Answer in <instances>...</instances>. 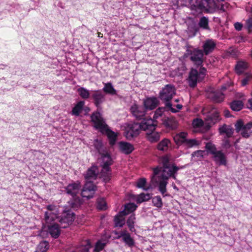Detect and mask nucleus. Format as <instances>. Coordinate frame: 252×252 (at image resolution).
Returning a JSON list of instances; mask_svg holds the SVG:
<instances>
[{
  "instance_id": "f257e3e1",
  "label": "nucleus",
  "mask_w": 252,
  "mask_h": 252,
  "mask_svg": "<svg viewBox=\"0 0 252 252\" xmlns=\"http://www.w3.org/2000/svg\"><path fill=\"white\" fill-rule=\"evenodd\" d=\"M156 127L157 123L152 119H144L140 124L132 122L128 123L126 127L125 135L126 139L130 140L139 134L140 129L144 131L147 129L151 130Z\"/></svg>"
},
{
  "instance_id": "f03ea898",
  "label": "nucleus",
  "mask_w": 252,
  "mask_h": 252,
  "mask_svg": "<svg viewBox=\"0 0 252 252\" xmlns=\"http://www.w3.org/2000/svg\"><path fill=\"white\" fill-rule=\"evenodd\" d=\"M91 118L94 127L102 134H106L109 140L110 144L114 145L116 141L117 135L109 128L101 114L98 111L94 112Z\"/></svg>"
},
{
  "instance_id": "7ed1b4c3",
  "label": "nucleus",
  "mask_w": 252,
  "mask_h": 252,
  "mask_svg": "<svg viewBox=\"0 0 252 252\" xmlns=\"http://www.w3.org/2000/svg\"><path fill=\"white\" fill-rule=\"evenodd\" d=\"M191 14L197 16V14L205 13L212 14L216 11L217 4L214 0H189Z\"/></svg>"
},
{
  "instance_id": "20e7f679",
  "label": "nucleus",
  "mask_w": 252,
  "mask_h": 252,
  "mask_svg": "<svg viewBox=\"0 0 252 252\" xmlns=\"http://www.w3.org/2000/svg\"><path fill=\"white\" fill-rule=\"evenodd\" d=\"M176 94L175 86L172 84H167L163 87L159 94V98L165 103V106L169 108L173 112L177 111L172 108V104L170 100Z\"/></svg>"
},
{
  "instance_id": "39448f33",
  "label": "nucleus",
  "mask_w": 252,
  "mask_h": 252,
  "mask_svg": "<svg viewBox=\"0 0 252 252\" xmlns=\"http://www.w3.org/2000/svg\"><path fill=\"white\" fill-rule=\"evenodd\" d=\"M184 167V166L180 167L176 166L175 164H171L169 163L167 158H164L163 160V169L161 175L162 179L168 180L169 178L172 177L176 179L175 174L177 171Z\"/></svg>"
},
{
  "instance_id": "423d86ee",
  "label": "nucleus",
  "mask_w": 252,
  "mask_h": 252,
  "mask_svg": "<svg viewBox=\"0 0 252 252\" xmlns=\"http://www.w3.org/2000/svg\"><path fill=\"white\" fill-rule=\"evenodd\" d=\"M206 72V69L204 67H201L199 72L196 69L192 68L188 79L189 86L194 88L198 81H201L204 79Z\"/></svg>"
},
{
  "instance_id": "0eeeda50",
  "label": "nucleus",
  "mask_w": 252,
  "mask_h": 252,
  "mask_svg": "<svg viewBox=\"0 0 252 252\" xmlns=\"http://www.w3.org/2000/svg\"><path fill=\"white\" fill-rule=\"evenodd\" d=\"M187 135L188 134L184 132L176 134L174 136L175 142L178 145H184L187 148H192L200 144L199 141L195 139H187Z\"/></svg>"
},
{
  "instance_id": "6e6552de",
  "label": "nucleus",
  "mask_w": 252,
  "mask_h": 252,
  "mask_svg": "<svg viewBox=\"0 0 252 252\" xmlns=\"http://www.w3.org/2000/svg\"><path fill=\"white\" fill-rule=\"evenodd\" d=\"M204 53L202 50L197 48L190 49L188 48L185 54L186 57H189L193 63L198 66H201L203 62Z\"/></svg>"
},
{
  "instance_id": "1a4fd4ad",
  "label": "nucleus",
  "mask_w": 252,
  "mask_h": 252,
  "mask_svg": "<svg viewBox=\"0 0 252 252\" xmlns=\"http://www.w3.org/2000/svg\"><path fill=\"white\" fill-rule=\"evenodd\" d=\"M235 129L237 132H241L242 137L248 138L252 134V122L244 125L242 120H239L235 124Z\"/></svg>"
},
{
  "instance_id": "9d476101",
  "label": "nucleus",
  "mask_w": 252,
  "mask_h": 252,
  "mask_svg": "<svg viewBox=\"0 0 252 252\" xmlns=\"http://www.w3.org/2000/svg\"><path fill=\"white\" fill-rule=\"evenodd\" d=\"M74 214L73 213H65L62 215L61 218L58 216L56 220L59 221L61 223V227L66 228L74 220Z\"/></svg>"
},
{
  "instance_id": "9b49d317",
  "label": "nucleus",
  "mask_w": 252,
  "mask_h": 252,
  "mask_svg": "<svg viewBox=\"0 0 252 252\" xmlns=\"http://www.w3.org/2000/svg\"><path fill=\"white\" fill-rule=\"evenodd\" d=\"M48 211L45 213V220L46 223H51L56 221L58 218V211L56 206L53 205H49L47 206Z\"/></svg>"
},
{
  "instance_id": "f8f14e48",
  "label": "nucleus",
  "mask_w": 252,
  "mask_h": 252,
  "mask_svg": "<svg viewBox=\"0 0 252 252\" xmlns=\"http://www.w3.org/2000/svg\"><path fill=\"white\" fill-rule=\"evenodd\" d=\"M94 104L97 109H101V104L105 101V94L100 90L94 91L92 94Z\"/></svg>"
},
{
  "instance_id": "ddd939ff",
  "label": "nucleus",
  "mask_w": 252,
  "mask_h": 252,
  "mask_svg": "<svg viewBox=\"0 0 252 252\" xmlns=\"http://www.w3.org/2000/svg\"><path fill=\"white\" fill-rule=\"evenodd\" d=\"M120 238H122V241L125 243L126 246L129 248H132L134 246V240L126 230L121 231L119 232L117 238L119 239Z\"/></svg>"
},
{
  "instance_id": "4468645a",
  "label": "nucleus",
  "mask_w": 252,
  "mask_h": 252,
  "mask_svg": "<svg viewBox=\"0 0 252 252\" xmlns=\"http://www.w3.org/2000/svg\"><path fill=\"white\" fill-rule=\"evenodd\" d=\"M46 223L48 224V232L53 238L55 239L58 238L61 233V226H60L55 221Z\"/></svg>"
},
{
  "instance_id": "2eb2a0df",
  "label": "nucleus",
  "mask_w": 252,
  "mask_h": 252,
  "mask_svg": "<svg viewBox=\"0 0 252 252\" xmlns=\"http://www.w3.org/2000/svg\"><path fill=\"white\" fill-rule=\"evenodd\" d=\"M130 110L132 115L137 119H142L146 114V110L142 106L134 104L131 106Z\"/></svg>"
},
{
  "instance_id": "dca6fc26",
  "label": "nucleus",
  "mask_w": 252,
  "mask_h": 252,
  "mask_svg": "<svg viewBox=\"0 0 252 252\" xmlns=\"http://www.w3.org/2000/svg\"><path fill=\"white\" fill-rule=\"evenodd\" d=\"M216 46V42L212 39H208L203 42V52L206 55L212 53Z\"/></svg>"
},
{
  "instance_id": "f3484780",
  "label": "nucleus",
  "mask_w": 252,
  "mask_h": 252,
  "mask_svg": "<svg viewBox=\"0 0 252 252\" xmlns=\"http://www.w3.org/2000/svg\"><path fill=\"white\" fill-rule=\"evenodd\" d=\"M99 170L96 166L93 165L87 170L85 174V178L86 181H94L96 179Z\"/></svg>"
},
{
  "instance_id": "a211bd4d",
  "label": "nucleus",
  "mask_w": 252,
  "mask_h": 252,
  "mask_svg": "<svg viewBox=\"0 0 252 252\" xmlns=\"http://www.w3.org/2000/svg\"><path fill=\"white\" fill-rule=\"evenodd\" d=\"M81 188L80 182H77L69 184L66 188L65 190L68 194L75 196L79 193Z\"/></svg>"
},
{
  "instance_id": "6ab92c4d",
  "label": "nucleus",
  "mask_w": 252,
  "mask_h": 252,
  "mask_svg": "<svg viewBox=\"0 0 252 252\" xmlns=\"http://www.w3.org/2000/svg\"><path fill=\"white\" fill-rule=\"evenodd\" d=\"M219 119V114L217 111L208 114L205 118V121L207 126L209 127L217 123Z\"/></svg>"
},
{
  "instance_id": "aec40b11",
  "label": "nucleus",
  "mask_w": 252,
  "mask_h": 252,
  "mask_svg": "<svg viewBox=\"0 0 252 252\" xmlns=\"http://www.w3.org/2000/svg\"><path fill=\"white\" fill-rule=\"evenodd\" d=\"M158 103L159 101L157 97H149L144 101V108L145 110H153L157 107Z\"/></svg>"
},
{
  "instance_id": "412c9836",
  "label": "nucleus",
  "mask_w": 252,
  "mask_h": 252,
  "mask_svg": "<svg viewBox=\"0 0 252 252\" xmlns=\"http://www.w3.org/2000/svg\"><path fill=\"white\" fill-rule=\"evenodd\" d=\"M162 124L169 129H175L177 127V122L173 117H165L162 119Z\"/></svg>"
},
{
  "instance_id": "4be33fe9",
  "label": "nucleus",
  "mask_w": 252,
  "mask_h": 252,
  "mask_svg": "<svg viewBox=\"0 0 252 252\" xmlns=\"http://www.w3.org/2000/svg\"><path fill=\"white\" fill-rule=\"evenodd\" d=\"M155 129L153 130L147 129L146 138L147 140L151 143H155L158 142L160 137V133L155 131Z\"/></svg>"
},
{
  "instance_id": "5701e85b",
  "label": "nucleus",
  "mask_w": 252,
  "mask_h": 252,
  "mask_svg": "<svg viewBox=\"0 0 252 252\" xmlns=\"http://www.w3.org/2000/svg\"><path fill=\"white\" fill-rule=\"evenodd\" d=\"M219 132L220 135L225 134L224 137L230 138L232 137L234 133V129L231 126L224 124L219 128Z\"/></svg>"
},
{
  "instance_id": "b1692460",
  "label": "nucleus",
  "mask_w": 252,
  "mask_h": 252,
  "mask_svg": "<svg viewBox=\"0 0 252 252\" xmlns=\"http://www.w3.org/2000/svg\"><path fill=\"white\" fill-rule=\"evenodd\" d=\"M213 158L214 161L220 165H226L227 161L226 158L224 154L221 151H218L216 154L213 155Z\"/></svg>"
},
{
  "instance_id": "393cba45",
  "label": "nucleus",
  "mask_w": 252,
  "mask_h": 252,
  "mask_svg": "<svg viewBox=\"0 0 252 252\" xmlns=\"http://www.w3.org/2000/svg\"><path fill=\"white\" fill-rule=\"evenodd\" d=\"M102 162L101 166L102 167H110V166L112 164L113 160L107 151L103 154H101Z\"/></svg>"
},
{
  "instance_id": "a878e982",
  "label": "nucleus",
  "mask_w": 252,
  "mask_h": 252,
  "mask_svg": "<svg viewBox=\"0 0 252 252\" xmlns=\"http://www.w3.org/2000/svg\"><path fill=\"white\" fill-rule=\"evenodd\" d=\"M119 146L121 151L125 154H129L134 150L133 145L128 142L121 141Z\"/></svg>"
},
{
  "instance_id": "bb28decb",
  "label": "nucleus",
  "mask_w": 252,
  "mask_h": 252,
  "mask_svg": "<svg viewBox=\"0 0 252 252\" xmlns=\"http://www.w3.org/2000/svg\"><path fill=\"white\" fill-rule=\"evenodd\" d=\"M111 169L110 167H102L100 172V178L102 179L103 181L107 183L109 182L111 178Z\"/></svg>"
},
{
  "instance_id": "cd10ccee",
  "label": "nucleus",
  "mask_w": 252,
  "mask_h": 252,
  "mask_svg": "<svg viewBox=\"0 0 252 252\" xmlns=\"http://www.w3.org/2000/svg\"><path fill=\"white\" fill-rule=\"evenodd\" d=\"M209 97L215 102H220L223 100L224 95L221 91H217L211 93Z\"/></svg>"
},
{
  "instance_id": "c85d7f7f",
  "label": "nucleus",
  "mask_w": 252,
  "mask_h": 252,
  "mask_svg": "<svg viewBox=\"0 0 252 252\" xmlns=\"http://www.w3.org/2000/svg\"><path fill=\"white\" fill-rule=\"evenodd\" d=\"M249 67L248 63L243 61L237 62L235 65V71L238 74H241Z\"/></svg>"
},
{
  "instance_id": "c756f323",
  "label": "nucleus",
  "mask_w": 252,
  "mask_h": 252,
  "mask_svg": "<svg viewBox=\"0 0 252 252\" xmlns=\"http://www.w3.org/2000/svg\"><path fill=\"white\" fill-rule=\"evenodd\" d=\"M93 145L95 149L100 155L103 154L104 153H106V151H107L106 148L104 146L100 140H94Z\"/></svg>"
},
{
  "instance_id": "7c9ffc66",
  "label": "nucleus",
  "mask_w": 252,
  "mask_h": 252,
  "mask_svg": "<svg viewBox=\"0 0 252 252\" xmlns=\"http://www.w3.org/2000/svg\"><path fill=\"white\" fill-rule=\"evenodd\" d=\"M137 207V205H136L133 203H127L125 206L124 210L120 212V214L122 216L127 215L128 214L136 210Z\"/></svg>"
},
{
  "instance_id": "2f4dec72",
  "label": "nucleus",
  "mask_w": 252,
  "mask_h": 252,
  "mask_svg": "<svg viewBox=\"0 0 252 252\" xmlns=\"http://www.w3.org/2000/svg\"><path fill=\"white\" fill-rule=\"evenodd\" d=\"M72 197V198L68 201L69 204L73 208L79 207L82 204L81 198L76 195Z\"/></svg>"
},
{
  "instance_id": "473e14b6",
  "label": "nucleus",
  "mask_w": 252,
  "mask_h": 252,
  "mask_svg": "<svg viewBox=\"0 0 252 252\" xmlns=\"http://www.w3.org/2000/svg\"><path fill=\"white\" fill-rule=\"evenodd\" d=\"M84 104L85 102L84 101H79L73 108L72 110V114L77 116H79L83 109Z\"/></svg>"
},
{
  "instance_id": "72a5a7b5",
  "label": "nucleus",
  "mask_w": 252,
  "mask_h": 252,
  "mask_svg": "<svg viewBox=\"0 0 252 252\" xmlns=\"http://www.w3.org/2000/svg\"><path fill=\"white\" fill-rule=\"evenodd\" d=\"M167 180L162 179L159 181L158 185V190L164 197L168 195L167 194H165L167 191L166 186L168 183Z\"/></svg>"
},
{
  "instance_id": "f704fd0d",
  "label": "nucleus",
  "mask_w": 252,
  "mask_h": 252,
  "mask_svg": "<svg viewBox=\"0 0 252 252\" xmlns=\"http://www.w3.org/2000/svg\"><path fill=\"white\" fill-rule=\"evenodd\" d=\"M103 91L111 95L117 94V91L114 89L111 83H107L104 84Z\"/></svg>"
},
{
  "instance_id": "c9c22d12",
  "label": "nucleus",
  "mask_w": 252,
  "mask_h": 252,
  "mask_svg": "<svg viewBox=\"0 0 252 252\" xmlns=\"http://www.w3.org/2000/svg\"><path fill=\"white\" fill-rule=\"evenodd\" d=\"M243 106L244 104L241 100H234L230 103L231 108L235 111H240Z\"/></svg>"
},
{
  "instance_id": "e433bc0d",
  "label": "nucleus",
  "mask_w": 252,
  "mask_h": 252,
  "mask_svg": "<svg viewBox=\"0 0 252 252\" xmlns=\"http://www.w3.org/2000/svg\"><path fill=\"white\" fill-rule=\"evenodd\" d=\"M83 189L88 190L89 192L94 194L96 189V187L94 184L93 181H86Z\"/></svg>"
},
{
  "instance_id": "4c0bfd02",
  "label": "nucleus",
  "mask_w": 252,
  "mask_h": 252,
  "mask_svg": "<svg viewBox=\"0 0 252 252\" xmlns=\"http://www.w3.org/2000/svg\"><path fill=\"white\" fill-rule=\"evenodd\" d=\"M135 220V217L134 214L131 215L126 221V224L128 227L129 230L131 232L135 231L134 228V223Z\"/></svg>"
},
{
  "instance_id": "58836bf2",
  "label": "nucleus",
  "mask_w": 252,
  "mask_h": 252,
  "mask_svg": "<svg viewBox=\"0 0 252 252\" xmlns=\"http://www.w3.org/2000/svg\"><path fill=\"white\" fill-rule=\"evenodd\" d=\"M151 198V195L150 193H141L137 197L136 202L137 203H141L150 200Z\"/></svg>"
},
{
  "instance_id": "ea45409f",
  "label": "nucleus",
  "mask_w": 252,
  "mask_h": 252,
  "mask_svg": "<svg viewBox=\"0 0 252 252\" xmlns=\"http://www.w3.org/2000/svg\"><path fill=\"white\" fill-rule=\"evenodd\" d=\"M49 248V244L47 241H42L37 246L34 252H46Z\"/></svg>"
},
{
  "instance_id": "a19ab883",
  "label": "nucleus",
  "mask_w": 252,
  "mask_h": 252,
  "mask_svg": "<svg viewBox=\"0 0 252 252\" xmlns=\"http://www.w3.org/2000/svg\"><path fill=\"white\" fill-rule=\"evenodd\" d=\"M79 95L83 99H88L90 96L89 91L84 87H80L77 89Z\"/></svg>"
},
{
  "instance_id": "79ce46f5",
  "label": "nucleus",
  "mask_w": 252,
  "mask_h": 252,
  "mask_svg": "<svg viewBox=\"0 0 252 252\" xmlns=\"http://www.w3.org/2000/svg\"><path fill=\"white\" fill-rule=\"evenodd\" d=\"M124 216H122L120 212L119 213V215L115 216L114 219V221L115 226L116 227H122L125 224V219L123 218Z\"/></svg>"
},
{
  "instance_id": "37998d69",
  "label": "nucleus",
  "mask_w": 252,
  "mask_h": 252,
  "mask_svg": "<svg viewBox=\"0 0 252 252\" xmlns=\"http://www.w3.org/2000/svg\"><path fill=\"white\" fill-rule=\"evenodd\" d=\"M208 22L209 21L207 18L206 17H201L198 23V25L200 28L204 30H209Z\"/></svg>"
},
{
  "instance_id": "c03bdc74",
  "label": "nucleus",
  "mask_w": 252,
  "mask_h": 252,
  "mask_svg": "<svg viewBox=\"0 0 252 252\" xmlns=\"http://www.w3.org/2000/svg\"><path fill=\"white\" fill-rule=\"evenodd\" d=\"M152 203L154 206L158 208H161L163 205L161 198L159 195L155 196L152 198Z\"/></svg>"
},
{
  "instance_id": "a18cd8bd",
  "label": "nucleus",
  "mask_w": 252,
  "mask_h": 252,
  "mask_svg": "<svg viewBox=\"0 0 252 252\" xmlns=\"http://www.w3.org/2000/svg\"><path fill=\"white\" fill-rule=\"evenodd\" d=\"M97 208L100 210H105L107 209V204L104 198H98L97 200Z\"/></svg>"
},
{
  "instance_id": "49530a36",
  "label": "nucleus",
  "mask_w": 252,
  "mask_h": 252,
  "mask_svg": "<svg viewBox=\"0 0 252 252\" xmlns=\"http://www.w3.org/2000/svg\"><path fill=\"white\" fill-rule=\"evenodd\" d=\"M205 149L207 151H208L211 154L213 155H214L218 151L217 150L215 145L210 142H208L206 144Z\"/></svg>"
},
{
  "instance_id": "de8ad7c7",
  "label": "nucleus",
  "mask_w": 252,
  "mask_h": 252,
  "mask_svg": "<svg viewBox=\"0 0 252 252\" xmlns=\"http://www.w3.org/2000/svg\"><path fill=\"white\" fill-rule=\"evenodd\" d=\"M169 141L167 139H164L160 141L158 145V149L160 151H164L167 149Z\"/></svg>"
},
{
  "instance_id": "09e8293b",
  "label": "nucleus",
  "mask_w": 252,
  "mask_h": 252,
  "mask_svg": "<svg viewBox=\"0 0 252 252\" xmlns=\"http://www.w3.org/2000/svg\"><path fill=\"white\" fill-rule=\"evenodd\" d=\"M146 183V180L145 178H140L138 180L137 182L136 187L138 188L143 189L144 190L147 191L149 189V188H144Z\"/></svg>"
},
{
  "instance_id": "8fccbe9b",
  "label": "nucleus",
  "mask_w": 252,
  "mask_h": 252,
  "mask_svg": "<svg viewBox=\"0 0 252 252\" xmlns=\"http://www.w3.org/2000/svg\"><path fill=\"white\" fill-rule=\"evenodd\" d=\"M91 248V245L89 240H87L84 242V244L82 245L79 248V251L81 252H88L89 249Z\"/></svg>"
},
{
  "instance_id": "3c124183",
  "label": "nucleus",
  "mask_w": 252,
  "mask_h": 252,
  "mask_svg": "<svg viewBox=\"0 0 252 252\" xmlns=\"http://www.w3.org/2000/svg\"><path fill=\"white\" fill-rule=\"evenodd\" d=\"M94 194L92 192H89L88 190H85L84 189H82L81 192V196L82 197H86L88 199L92 198L94 196Z\"/></svg>"
},
{
  "instance_id": "603ef678",
  "label": "nucleus",
  "mask_w": 252,
  "mask_h": 252,
  "mask_svg": "<svg viewBox=\"0 0 252 252\" xmlns=\"http://www.w3.org/2000/svg\"><path fill=\"white\" fill-rule=\"evenodd\" d=\"M252 78V75L250 74H246L245 77L241 81V85L243 86H246L248 82Z\"/></svg>"
},
{
  "instance_id": "864d4df0",
  "label": "nucleus",
  "mask_w": 252,
  "mask_h": 252,
  "mask_svg": "<svg viewBox=\"0 0 252 252\" xmlns=\"http://www.w3.org/2000/svg\"><path fill=\"white\" fill-rule=\"evenodd\" d=\"M228 138L224 137L222 140V146L226 150L228 149L232 146L230 141Z\"/></svg>"
},
{
  "instance_id": "5fc2aeb1",
  "label": "nucleus",
  "mask_w": 252,
  "mask_h": 252,
  "mask_svg": "<svg viewBox=\"0 0 252 252\" xmlns=\"http://www.w3.org/2000/svg\"><path fill=\"white\" fill-rule=\"evenodd\" d=\"M163 112V109L162 108H159L155 112L154 115V119H153L157 124V122L155 121V119H158V117L162 116V113Z\"/></svg>"
},
{
  "instance_id": "6e6d98bb",
  "label": "nucleus",
  "mask_w": 252,
  "mask_h": 252,
  "mask_svg": "<svg viewBox=\"0 0 252 252\" xmlns=\"http://www.w3.org/2000/svg\"><path fill=\"white\" fill-rule=\"evenodd\" d=\"M203 125V121L201 119H196L193 120L192 125L194 127H201Z\"/></svg>"
},
{
  "instance_id": "4d7b16f0",
  "label": "nucleus",
  "mask_w": 252,
  "mask_h": 252,
  "mask_svg": "<svg viewBox=\"0 0 252 252\" xmlns=\"http://www.w3.org/2000/svg\"><path fill=\"white\" fill-rule=\"evenodd\" d=\"M214 0L216 2V3L217 5L216 11L217 10L220 11V12H219V14H221V11L224 12L225 11V10L224 9V5H222V4L220 5V2L223 1V0Z\"/></svg>"
},
{
  "instance_id": "13d9d810",
  "label": "nucleus",
  "mask_w": 252,
  "mask_h": 252,
  "mask_svg": "<svg viewBox=\"0 0 252 252\" xmlns=\"http://www.w3.org/2000/svg\"><path fill=\"white\" fill-rule=\"evenodd\" d=\"M204 151L202 150H198L192 153V157H197L198 158H202L203 157Z\"/></svg>"
},
{
  "instance_id": "bf43d9fd",
  "label": "nucleus",
  "mask_w": 252,
  "mask_h": 252,
  "mask_svg": "<svg viewBox=\"0 0 252 252\" xmlns=\"http://www.w3.org/2000/svg\"><path fill=\"white\" fill-rule=\"evenodd\" d=\"M246 27L249 32H252V17L247 20Z\"/></svg>"
},
{
  "instance_id": "052dcab7",
  "label": "nucleus",
  "mask_w": 252,
  "mask_h": 252,
  "mask_svg": "<svg viewBox=\"0 0 252 252\" xmlns=\"http://www.w3.org/2000/svg\"><path fill=\"white\" fill-rule=\"evenodd\" d=\"M105 244L104 243H102L100 241H98L95 245V247L94 249H96L98 252L100 250H102L104 247Z\"/></svg>"
},
{
  "instance_id": "680f3d73",
  "label": "nucleus",
  "mask_w": 252,
  "mask_h": 252,
  "mask_svg": "<svg viewBox=\"0 0 252 252\" xmlns=\"http://www.w3.org/2000/svg\"><path fill=\"white\" fill-rule=\"evenodd\" d=\"M234 27L235 29L238 31H240L242 30L243 27V25L241 23L239 22H236L234 24Z\"/></svg>"
},
{
  "instance_id": "e2e57ef3",
  "label": "nucleus",
  "mask_w": 252,
  "mask_h": 252,
  "mask_svg": "<svg viewBox=\"0 0 252 252\" xmlns=\"http://www.w3.org/2000/svg\"><path fill=\"white\" fill-rule=\"evenodd\" d=\"M227 53L230 55H231L232 57H234V56H235L236 55V51L235 50H234V49H231V48L229 49L228 50Z\"/></svg>"
},
{
  "instance_id": "0e129e2a",
  "label": "nucleus",
  "mask_w": 252,
  "mask_h": 252,
  "mask_svg": "<svg viewBox=\"0 0 252 252\" xmlns=\"http://www.w3.org/2000/svg\"><path fill=\"white\" fill-rule=\"evenodd\" d=\"M159 171H160V169L159 168L157 167V168H154V170H153L154 175L152 177V179L154 178V176L158 175L159 173Z\"/></svg>"
},
{
  "instance_id": "69168bd1",
  "label": "nucleus",
  "mask_w": 252,
  "mask_h": 252,
  "mask_svg": "<svg viewBox=\"0 0 252 252\" xmlns=\"http://www.w3.org/2000/svg\"><path fill=\"white\" fill-rule=\"evenodd\" d=\"M224 115L226 117H227V118L230 117V112L228 110L224 111Z\"/></svg>"
},
{
  "instance_id": "338daca9",
  "label": "nucleus",
  "mask_w": 252,
  "mask_h": 252,
  "mask_svg": "<svg viewBox=\"0 0 252 252\" xmlns=\"http://www.w3.org/2000/svg\"><path fill=\"white\" fill-rule=\"evenodd\" d=\"M172 187L174 189H176L177 191L179 190V189H178V188L176 187V186L175 184L172 185Z\"/></svg>"
},
{
  "instance_id": "774afa93",
  "label": "nucleus",
  "mask_w": 252,
  "mask_h": 252,
  "mask_svg": "<svg viewBox=\"0 0 252 252\" xmlns=\"http://www.w3.org/2000/svg\"><path fill=\"white\" fill-rule=\"evenodd\" d=\"M177 107L179 109H181L182 108V105H180V104H177Z\"/></svg>"
}]
</instances>
